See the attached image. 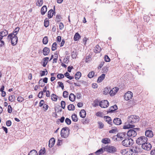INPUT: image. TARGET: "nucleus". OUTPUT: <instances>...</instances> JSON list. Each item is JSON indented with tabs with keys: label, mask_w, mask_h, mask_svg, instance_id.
I'll list each match as a JSON object with an SVG mask.
<instances>
[{
	"label": "nucleus",
	"mask_w": 155,
	"mask_h": 155,
	"mask_svg": "<svg viewBox=\"0 0 155 155\" xmlns=\"http://www.w3.org/2000/svg\"><path fill=\"white\" fill-rule=\"evenodd\" d=\"M108 70V67L107 66L104 67L103 68V70L104 73H106Z\"/></svg>",
	"instance_id": "nucleus-54"
},
{
	"label": "nucleus",
	"mask_w": 155,
	"mask_h": 155,
	"mask_svg": "<svg viewBox=\"0 0 155 155\" xmlns=\"http://www.w3.org/2000/svg\"><path fill=\"white\" fill-rule=\"evenodd\" d=\"M123 146L126 147L131 146L133 143V140L131 138L125 139L122 142Z\"/></svg>",
	"instance_id": "nucleus-4"
},
{
	"label": "nucleus",
	"mask_w": 155,
	"mask_h": 155,
	"mask_svg": "<svg viewBox=\"0 0 155 155\" xmlns=\"http://www.w3.org/2000/svg\"><path fill=\"white\" fill-rule=\"evenodd\" d=\"M62 144V140L58 139L57 141V145L58 146L61 145Z\"/></svg>",
	"instance_id": "nucleus-59"
},
{
	"label": "nucleus",
	"mask_w": 155,
	"mask_h": 155,
	"mask_svg": "<svg viewBox=\"0 0 155 155\" xmlns=\"http://www.w3.org/2000/svg\"><path fill=\"white\" fill-rule=\"evenodd\" d=\"M61 16L59 15H57L56 16V21L58 22L60 21L61 19Z\"/></svg>",
	"instance_id": "nucleus-43"
},
{
	"label": "nucleus",
	"mask_w": 155,
	"mask_h": 155,
	"mask_svg": "<svg viewBox=\"0 0 155 155\" xmlns=\"http://www.w3.org/2000/svg\"><path fill=\"white\" fill-rule=\"evenodd\" d=\"M45 70H46V71H41L40 75L41 76H43L45 75V73H46V75L47 74L48 71L46 69H45Z\"/></svg>",
	"instance_id": "nucleus-44"
},
{
	"label": "nucleus",
	"mask_w": 155,
	"mask_h": 155,
	"mask_svg": "<svg viewBox=\"0 0 155 155\" xmlns=\"http://www.w3.org/2000/svg\"><path fill=\"white\" fill-rule=\"evenodd\" d=\"M68 109L69 110H73L75 109V107L72 104H70L68 106Z\"/></svg>",
	"instance_id": "nucleus-32"
},
{
	"label": "nucleus",
	"mask_w": 155,
	"mask_h": 155,
	"mask_svg": "<svg viewBox=\"0 0 155 155\" xmlns=\"http://www.w3.org/2000/svg\"><path fill=\"white\" fill-rule=\"evenodd\" d=\"M59 85V86L61 87L62 90H63L64 88V86L63 83L61 81H59L58 82Z\"/></svg>",
	"instance_id": "nucleus-48"
},
{
	"label": "nucleus",
	"mask_w": 155,
	"mask_h": 155,
	"mask_svg": "<svg viewBox=\"0 0 155 155\" xmlns=\"http://www.w3.org/2000/svg\"><path fill=\"white\" fill-rule=\"evenodd\" d=\"M110 92L108 88H105L103 91V94H104L106 95Z\"/></svg>",
	"instance_id": "nucleus-50"
},
{
	"label": "nucleus",
	"mask_w": 155,
	"mask_h": 155,
	"mask_svg": "<svg viewBox=\"0 0 155 155\" xmlns=\"http://www.w3.org/2000/svg\"><path fill=\"white\" fill-rule=\"evenodd\" d=\"M81 37V35L80 34L78 33H76L74 37V41H76L78 40Z\"/></svg>",
	"instance_id": "nucleus-23"
},
{
	"label": "nucleus",
	"mask_w": 155,
	"mask_h": 155,
	"mask_svg": "<svg viewBox=\"0 0 155 155\" xmlns=\"http://www.w3.org/2000/svg\"><path fill=\"white\" fill-rule=\"evenodd\" d=\"M49 21L47 18H46L44 21V25L46 27H48L49 25Z\"/></svg>",
	"instance_id": "nucleus-34"
},
{
	"label": "nucleus",
	"mask_w": 155,
	"mask_h": 155,
	"mask_svg": "<svg viewBox=\"0 0 155 155\" xmlns=\"http://www.w3.org/2000/svg\"><path fill=\"white\" fill-rule=\"evenodd\" d=\"M139 130L140 128H134L129 130L127 132V135L128 137L133 138L136 136L137 135V132L139 131Z\"/></svg>",
	"instance_id": "nucleus-2"
},
{
	"label": "nucleus",
	"mask_w": 155,
	"mask_h": 155,
	"mask_svg": "<svg viewBox=\"0 0 155 155\" xmlns=\"http://www.w3.org/2000/svg\"><path fill=\"white\" fill-rule=\"evenodd\" d=\"M8 111L9 113H11L12 111V108L10 105L8 106Z\"/></svg>",
	"instance_id": "nucleus-55"
},
{
	"label": "nucleus",
	"mask_w": 155,
	"mask_h": 155,
	"mask_svg": "<svg viewBox=\"0 0 155 155\" xmlns=\"http://www.w3.org/2000/svg\"><path fill=\"white\" fill-rule=\"evenodd\" d=\"M63 95L64 98H67L68 97V93L67 91H65L63 93Z\"/></svg>",
	"instance_id": "nucleus-53"
},
{
	"label": "nucleus",
	"mask_w": 155,
	"mask_h": 155,
	"mask_svg": "<svg viewBox=\"0 0 155 155\" xmlns=\"http://www.w3.org/2000/svg\"><path fill=\"white\" fill-rule=\"evenodd\" d=\"M43 91H41L38 93V97L39 98H41L42 97V96L43 95Z\"/></svg>",
	"instance_id": "nucleus-61"
},
{
	"label": "nucleus",
	"mask_w": 155,
	"mask_h": 155,
	"mask_svg": "<svg viewBox=\"0 0 155 155\" xmlns=\"http://www.w3.org/2000/svg\"><path fill=\"white\" fill-rule=\"evenodd\" d=\"M61 107L63 109H64L65 106V102L64 101H61Z\"/></svg>",
	"instance_id": "nucleus-52"
},
{
	"label": "nucleus",
	"mask_w": 155,
	"mask_h": 155,
	"mask_svg": "<svg viewBox=\"0 0 155 155\" xmlns=\"http://www.w3.org/2000/svg\"><path fill=\"white\" fill-rule=\"evenodd\" d=\"M47 7L46 5H44L41 10V13L42 15H44L47 11Z\"/></svg>",
	"instance_id": "nucleus-19"
},
{
	"label": "nucleus",
	"mask_w": 155,
	"mask_h": 155,
	"mask_svg": "<svg viewBox=\"0 0 155 155\" xmlns=\"http://www.w3.org/2000/svg\"><path fill=\"white\" fill-rule=\"evenodd\" d=\"M139 120L138 116L136 115H131L128 117L127 123H126L123 127V129H127L133 128L135 127L134 124L137 123Z\"/></svg>",
	"instance_id": "nucleus-1"
},
{
	"label": "nucleus",
	"mask_w": 155,
	"mask_h": 155,
	"mask_svg": "<svg viewBox=\"0 0 155 155\" xmlns=\"http://www.w3.org/2000/svg\"><path fill=\"white\" fill-rule=\"evenodd\" d=\"M91 58V57H90V56L89 55H87L86 56L85 60V61L86 62H88V61H90V59Z\"/></svg>",
	"instance_id": "nucleus-60"
},
{
	"label": "nucleus",
	"mask_w": 155,
	"mask_h": 155,
	"mask_svg": "<svg viewBox=\"0 0 155 155\" xmlns=\"http://www.w3.org/2000/svg\"><path fill=\"white\" fill-rule=\"evenodd\" d=\"M117 109V106L116 105L112 106L110 107V109L107 111V113H112Z\"/></svg>",
	"instance_id": "nucleus-13"
},
{
	"label": "nucleus",
	"mask_w": 155,
	"mask_h": 155,
	"mask_svg": "<svg viewBox=\"0 0 155 155\" xmlns=\"http://www.w3.org/2000/svg\"><path fill=\"white\" fill-rule=\"evenodd\" d=\"M145 134L146 137H152L153 136V133L151 130H147L145 132Z\"/></svg>",
	"instance_id": "nucleus-12"
},
{
	"label": "nucleus",
	"mask_w": 155,
	"mask_h": 155,
	"mask_svg": "<svg viewBox=\"0 0 155 155\" xmlns=\"http://www.w3.org/2000/svg\"><path fill=\"white\" fill-rule=\"evenodd\" d=\"M17 100L19 102H22L24 100V98L21 96H19L17 99Z\"/></svg>",
	"instance_id": "nucleus-47"
},
{
	"label": "nucleus",
	"mask_w": 155,
	"mask_h": 155,
	"mask_svg": "<svg viewBox=\"0 0 155 155\" xmlns=\"http://www.w3.org/2000/svg\"><path fill=\"white\" fill-rule=\"evenodd\" d=\"M148 138L145 136H141L138 138L136 140V143L137 144L142 145L145 142H147Z\"/></svg>",
	"instance_id": "nucleus-5"
},
{
	"label": "nucleus",
	"mask_w": 155,
	"mask_h": 155,
	"mask_svg": "<svg viewBox=\"0 0 155 155\" xmlns=\"http://www.w3.org/2000/svg\"><path fill=\"white\" fill-rule=\"evenodd\" d=\"M130 150L131 152L135 153H137L139 152V148L136 146L133 147L132 148L130 149Z\"/></svg>",
	"instance_id": "nucleus-18"
},
{
	"label": "nucleus",
	"mask_w": 155,
	"mask_h": 155,
	"mask_svg": "<svg viewBox=\"0 0 155 155\" xmlns=\"http://www.w3.org/2000/svg\"><path fill=\"white\" fill-rule=\"evenodd\" d=\"M8 38L11 39V43L13 46H15L17 44L18 41V38L17 36H13V35L11 34L8 36Z\"/></svg>",
	"instance_id": "nucleus-6"
},
{
	"label": "nucleus",
	"mask_w": 155,
	"mask_h": 155,
	"mask_svg": "<svg viewBox=\"0 0 155 155\" xmlns=\"http://www.w3.org/2000/svg\"><path fill=\"white\" fill-rule=\"evenodd\" d=\"M104 150L109 153H113L117 151V149L113 146H106L104 148Z\"/></svg>",
	"instance_id": "nucleus-7"
},
{
	"label": "nucleus",
	"mask_w": 155,
	"mask_h": 155,
	"mask_svg": "<svg viewBox=\"0 0 155 155\" xmlns=\"http://www.w3.org/2000/svg\"><path fill=\"white\" fill-rule=\"evenodd\" d=\"M118 90L119 88L118 87H114L109 92L110 95L112 96H114L118 92Z\"/></svg>",
	"instance_id": "nucleus-11"
},
{
	"label": "nucleus",
	"mask_w": 155,
	"mask_h": 155,
	"mask_svg": "<svg viewBox=\"0 0 155 155\" xmlns=\"http://www.w3.org/2000/svg\"><path fill=\"white\" fill-rule=\"evenodd\" d=\"M71 56L73 59L76 58L77 56L76 52L73 51L71 53Z\"/></svg>",
	"instance_id": "nucleus-39"
},
{
	"label": "nucleus",
	"mask_w": 155,
	"mask_h": 155,
	"mask_svg": "<svg viewBox=\"0 0 155 155\" xmlns=\"http://www.w3.org/2000/svg\"><path fill=\"white\" fill-rule=\"evenodd\" d=\"M69 129L67 127H63L61 130V135L62 137L67 138L69 134Z\"/></svg>",
	"instance_id": "nucleus-3"
},
{
	"label": "nucleus",
	"mask_w": 155,
	"mask_h": 155,
	"mask_svg": "<svg viewBox=\"0 0 155 155\" xmlns=\"http://www.w3.org/2000/svg\"><path fill=\"white\" fill-rule=\"evenodd\" d=\"M104 61H102L101 62L99 66H98V69H100L103 66L104 64Z\"/></svg>",
	"instance_id": "nucleus-62"
},
{
	"label": "nucleus",
	"mask_w": 155,
	"mask_h": 155,
	"mask_svg": "<svg viewBox=\"0 0 155 155\" xmlns=\"http://www.w3.org/2000/svg\"><path fill=\"white\" fill-rule=\"evenodd\" d=\"M104 151V148L103 147L97 150L95 153L97 155L100 154L102 153Z\"/></svg>",
	"instance_id": "nucleus-28"
},
{
	"label": "nucleus",
	"mask_w": 155,
	"mask_h": 155,
	"mask_svg": "<svg viewBox=\"0 0 155 155\" xmlns=\"http://www.w3.org/2000/svg\"><path fill=\"white\" fill-rule=\"evenodd\" d=\"M44 103V101L43 100H41L39 103V106L40 107H42Z\"/></svg>",
	"instance_id": "nucleus-63"
},
{
	"label": "nucleus",
	"mask_w": 155,
	"mask_h": 155,
	"mask_svg": "<svg viewBox=\"0 0 155 155\" xmlns=\"http://www.w3.org/2000/svg\"><path fill=\"white\" fill-rule=\"evenodd\" d=\"M64 77V75L62 74H59L57 75V78L58 79H61Z\"/></svg>",
	"instance_id": "nucleus-51"
},
{
	"label": "nucleus",
	"mask_w": 155,
	"mask_h": 155,
	"mask_svg": "<svg viewBox=\"0 0 155 155\" xmlns=\"http://www.w3.org/2000/svg\"><path fill=\"white\" fill-rule=\"evenodd\" d=\"M94 71H92L90 72L87 75V76L89 78H93L94 75Z\"/></svg>",
	"instance_id": "nucleus-40"
},
{
	"label": "nucleus",
	"mask_w": 155,
	"mask_h": 155,
	"mask_svg": "<svg viewBox=\"0 0 155 155\" xmlns=\"http://www.w3.org/2000/svg\"><path fill=\"white\" fill-rule=\"evenodd\" d=\"M57 44L56 42L53 43L51 47V50L52 51H55L57 49Z\"/></svg>",
	"instance_id": "nucleus-35"
},
{
	"label": "nucleus",
	"mask_w": 155,
	"mask_h": 155,
	"mask_svg": "<svg viewBox=\"0 0 155 155\" xmlns=\"http://www.w3.org/2000/svg\"><path fill=\"white\" fill-rule=\"evenodd\" d=\"M51 99L53 101H56L57 100V96L54 94H53L51 95Z\"/></svg>",
	"instance_id": "nucleus-33"
},
{
	"label": "nucleus",
	"mask_w": 155,
	"mask_h": 155,
	"mask_svg": "<svg viewBox=\"0 0 155 155\" xmlns=\"http://www.w3.org/2000/svg\"><path fill=\"white\" fill-rule=\"evenodd\" d=\"M81 73L80 72H78L75 75V79L77 80L79 79L81 77Z\"/></svg>",
	"instance_id": "nucleus-29"
},
{
	"label": "nucleus",
	"mask_w": 155,
	"mask_h": 155,
	"mask_svg": "<svg viewBox=\"0 0 155 155\" xmlns=\"http://www.w3.org/2000/svg\"><path fill=\"white\" fill-rule=\"evenodd\" d=\"M43 3V0H38L37 2H36V5L38 6H41Z\"/></svg>",
	"instance_id": "nucleus-38"
},
{
	"label": "nucleus",
	"mask_w": 155,
	"mask_h": 155,
	"mask_svg": "<svg viewBox=\"0 0 155 155\" xmlns=\"http://www.w3.org/2000/svg\"><path fill=\"white\" fill-rule=\"evenodd\" d=\"M28 155H38V153L35 150H33L30 151Z\"/></svg>",
	"instance_id": "nucleus-30"
},
{
	"label": "nucleus",
	"mask_w": 155,
	"mask_h": 155,
	"mask_svg": "<svg viewBox=\"0 0 155 155\" xmlns=\"http://www.w3.org/2000/svg\"><path fill=\"white\" fill-rule=\"evenodd\" d=\"M133 96V94L130 91H128L124 95V98L126 101L131 99Z\"/></svg>",
	"instance_id": "nucleus-9"
},
{
	"label": "nucleus",
	"mask_w": 155,
	"mask_h": 155,
	"mask_svg": "<svg viewBox=\"0 0 155 155\" xmlns=\"http://www.w3.org/2000/svg\"><path fill=\"white\" fill-rule=\"evenodd\" d=\"M80 116L83 118L85 117L86 115V113L84 110H82L79 113Z\"/></svg>",
	"instance_id": "nucleus-24"
},
{
	"label": "nucleus",
	"mask_w": 155,
	"mask_h": 155,
	"mask_svg": "<svg viewBox=\"0 0 155 155\" xmlns=\"http://www.w3.org/2000/svg\"><path fill=\"white\" fill-rule=\"evenodd\" d=\"M64 27L63 23L62 22H60L59 25V28L60 30L62 29Z\"/></svg>",
	"instance_id": "nucleus-58"
},
{
	"label": "nucleus",
	"mask_w": 155,
	"mask_h": 155,
	"mask_svg": "<svg viewBox=\"0 0 155 155\" xmlns=\"http://www.w3.org/2000/svg\"><path fill=\"white\" fill-rule=\"evenodd\" d=\"M43 43L44 44L46 45L48 42V38L47 36L45 37L43 39Z\"/></svg>",
	"instance_id": "nucleus-36"
},
{
	"label": "nucleus",
	"mask_w": 155,
	"mask_h": 155,
	"mask_svg": "<svg viewBox=\"0 0 155 155\" xmlns=\"http://www.w3.org/2000/svg\"><path fill=\"white\" fill-rule=\"evenodd\" d=\"M151 155H155V148L152 150L150 152Z\"/></svg>",
	"instance_id": "nucleus-64"
},
{
	"label": "nucleus",
	"mask_w": 155,
	"mask_h": 155,
	"mask_svg": "<svg viewBox=\"0 0 155 155\" xmlns=\"http://www.w3.org/2000/svg\"><path fill=\"white\" fill-rule=\"evenodd\" d=\"M105 74H102L100 76H99L97 79V82L100 83L104 79L105 77Z\"/></svg>",
	"instance_id": "nucleus-22"
},
{
	"label": "nucleus",
	"mask_w": 155,
	"mask_h": 155,
	"mask_svg": "<svg viewBox=\"0 0 155 155\" xmlns=\"http://www.w3.org/2000/svg\"><path fill=\"white\" fill-rule=\"evenodd\" d=\"M141 147L143 150L148 151L151 149L152 146L150 143L146 142L141 146Z\"/></svg>",
	"instance_id": "nucleus-8"
},
{
	"label": "nucleus",
	"mask_w": 155,
	"mask_h": 155,
	"mask_svg": "<svg viewBox=\"0 0 155 155\" xmlns=\"http://www.w3.org/2000/svg\"><path fill=\"white\" fill-rule=\"evenodd\" d=\"M101 48L98 45L96 46L95 50L97 53L100 52L101 51Z\"/></svg>",
	"instance_id": "nucleus-41"
},
{
	"label": "nucleus",
	"mask_w": 155,
	"mask_h": 155,
	"mask_svg": "<svg viewBox=\"0 0 155 155\" xmlns=\"http://www.w3.org/2000/svg\"><path fill=\"white\" fill-rule=\"evenodd\" d=\"M0 34L3 37L6 36L8 35V32L6 30H4L0 32Z\"/></svg>",
	"instance_id": "nucleus-31"
},
{
	"label": "nucleus",
	"mask_w": 155,
	"mask_h": 155,
	"mask_svg": "<svg viewBox=\"0 0 155 155\" xmlns=\"http://www.w3.org/2000/svg\"><path fill=\"white\" fill-rule=\"evenodd\" d=\"M104 118L105 119V121L111 126L112 125V120L111 118L108 116H104Z\"/></svg>",
	"instance_id": "nucleus-20"
},
{
	"label": "nucleus",
	"mask_w": 155,
	"mask_h": 155,
	"mask_svg": "<svg viewBox=\"0 0 155 155\" xmlns=\"http://www.w3.org/2000/svg\"><path fill=\"white\" fill-rule=\"evenodd\" d=\"M49 58L48 57H46L43 59V64L42 65L43 67H46L48 62V61Z\"/></svg>",
	"instance_id": "nucleus-25"
},
{
	"label": "nucleus",
	"mask_w": 155,
	"mask_h": 155,
	"mask_svg": "<svg viewBox=\"0 0 155 155\" xmlns=\"http://www.w3.org/2000/svg\"><path fill=\"white\" fill-rule=\"evenodd\" d=\"M55 110H57V112H61L62 110L61 107L60 106H58L55 108Z\"/></svg>",
	"instance_id": "nucleus-46"
},
{
	"label": "nucleus",
	"mask_w": 155,
	"mask_h": 155,
	"mask_svg": "<svg viewBox=\"0 0 155 155\" xmlns=\"http://www.w3.org/2000/svg\"><path fill=\"white\" fill-rule=\"evenodd\" d=\"M104 59L105 61L106 62H109L110 61V59L108 56L107 55H105Z\"/></svg>",
	"instance_id": "nucleus-57"
},
{
	"label": "nucleus",
	"mask_w": 155,
	"mask_h": 155,
	"mask_svg": "<svg viewBox=\"0 0 155 155\" xmlns=\"http://www.w3.org/2000/svg\"><path fill=\"white\" fill-rule=\"evenodd\" d=\"M72 120L74 122H77L78 121V118L76 114H74L71 116Z\"/></svg>",
	"instance_id": "nucleus-37"
},
{
	"label": "nucleus",
	"mask_w": 155,
	"mask_h": 155,
	"mask_svg": "<svg viewBox=\"0 0 155 155\" xmlns=\"http://www.w3.org/2000/svg\"><path fill=\"white\" fill-rule=\"evenodd\" d=\"M65 122L68 125H70L71 123V121L70 119L68 118H66L65 120Z\"/></svg>",
	"instance_id": "nucleus-45"
},
{
	"label": "nucleus",
	"mask_w": 155,
	"mask_h": 155,
	"mask_svg": "<svg viewBox=\"0 0 155 155\" xmlns=\"http://www.w3.org/2000/svg\"><path fill=\"white\" fill-rule=\"evenodd\" d=\"M75 99V96L73 94L71 93L69 96V99L71 101H74Z\"/></svg>",
	"instance_id": "nucleus-27"
},
{
	"label": "nucleus",
	"mask_w": 155,
	"mask_h": 155,
	"mask_svg": "<svg viewBox=\"0 0 155 155\" xmlns=\"http://www.w3.org/2000/svg\"><path fill=\"white\" fill-rule=\"evenodd\" d=\"M45 152V148L44 147L43 149H41L39 152V155H40L44 154Z\"/></svg>",
	"instance_id": "nucleus-42"
},
{
	"label": "nucleus",
	"mask_w": 155,
	"mask_h": 155,
	"mask_svg": "<svg viewBox=\"0 0 155 155\" xmlns=\"http://www.w3.org/2000/svg\"><path fill=\"white\" fill-rule=\"evenodd\" d=\"M101 142L107 144L110 143V140L109 138H105L102 139Z\"/></svg>",
	"instance_id": "nucleus-26"
},
{
	"label": "nucleus",
	"mask_w": 155,
	"mask_h": 155,
	"mask_svg": "<svg viewBox=\"0 0 155 155\" xmlns=\"http://www.w3.org/2000/svg\"><path fill=\"white\" fill-rule=\"evenodd\" d=\"M55 13V12L53 11L52 9H51L48 12V17L49 18H50L53 16V15Z\"/></svg>",
	"instance_id": "nucleus-17"
},
{
	"label": "nucleus",
	"mask_w": 155,
	"mask_h": 155,
	"mask_svg": "<svg viewBox=\"0 0 155 155\" xmlns=\"http://www.w3.org/2000/svg\"><path fill=\"white\" fill-rule=\"evenodd\" d=\"M55 142V139L52 137L49 140V142L48 146L50 147H52L54 145Z\"/></svg>",
	"instance_id": "nucleus-15"
},
{
	"label": "nucleus",
	"mask_w": 155,
	"mask_h": 155,
	"mask_svg": "<svg viewBox=\"0 0 155 155\" xmlns=\"http://www.w3.org/2000/svg\"><path fill=\"white\" fill-rule=\"evenodd\" d=\"M6 125L8 127H10L12 124V122L11 120H8L6 121Z\"/></svg>",
	"instance_id": "nucleus-56"
},
{
	"label": "nucleus",
	"mask_w": 155,
	"mask_h": 155,
	"mask_svg": "<svg viewBox=\"0 0 155 155\" xmlns=\"http://www.w3.org/2000/svg\"><path fill=\"white\" fill-rule=\"evenodd\" d=\"M109 105V102L107 100L102 101L100 102L99 104V106L102 108H107Z\"/></svg>",
	"instance_id": "nucleus-10"
},
{
	"label": "nucleus",
	"mask_w": 155,
	"mask_h": 155,
	"mask_svg": "<svg viewBox=\"0 0 155 155\" xmlns=\"http://www.w3.org/2000/svg\"><path fill=\"white\" fill-rule=\"evenodd\" d=\"M113 123L115 125H120L121 124V120L119 118H115L113 120Z\"/></svg>",
	"instance_id": "nucleus-14"
},
{
	"label": "nucleus",
	"mask_w": 155,
	"mask_h": 155,
	"mask_svg": "<svg viewBox=\"0 0 155 155\" xmlns=\"http://www.w3.org/2000/svg\"><path fill=\"white\" fill-rule=\"evenodd\" d=\"M50 52V49L46 47L44 48L42 50V53L44 55H48Z\"/></svg>",
	"instance_id": "nucleus-16"
},
{
	"label": "nucleus",
	"mask_w": 155,
	"mask_h": 155,
	"mask_svg": "<svg viewBox=\"0 0 155 155\" xmlns=\"http://www.w3.org/2000/svg\"><path fill=\"white\" fill-rule=\"evenodd\" d=\"M98 124V127L99 128L101 129L103 128L104 126V124L102 122H99Z\"/></svg>",
	"instance_id": "nucleus-49"
},
{
	"label": "nucleus",
	"mask_w": 155,
	"mask_h": 155,
	"mask_svg": "<svg viewBox=\"0 0 155 155\" xmlns=\"http://www.w3.org/2000/svg\"><path fill=\"white\" fill-rule=\"evenodd\" d=\"M125 133H120L118 134L116 136L118 139H119L120 140H122L125 137Z\"/></svg>",
	"instance_id": "nucleus-21"
}]
</instances>
